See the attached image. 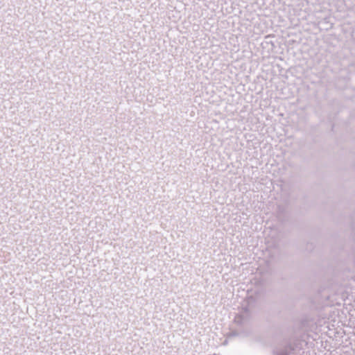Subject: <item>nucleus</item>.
<instances>
[{
	"label": "nucleus",
	"instance_id": "nucleus-1",
	"mask_svg": "<svg viewBox=\"0 0 355 355\" xmlns=\"http://www.w3.org/2000/svg\"><path fill=\"white\" fill-rule=\"evenodd\" d=\"M234 321L237 323H241L242 322V317L241 315L236 316Z\"/></svg>",
	"mask_w": 355,
	"mask_h": 355
}]
</instances>
